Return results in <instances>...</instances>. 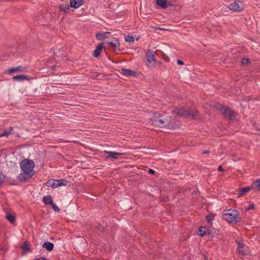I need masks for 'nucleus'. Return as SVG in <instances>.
<instances>
[{
    "mask_svg": "<svg viewBox=\"0 0 260 260\" xmlns=\"http://www.w3.org/2000/svg\"><path fill=\"white\" fill-rule=\"evenodd\" d=\"M148 173L151 175H154L155 173V172L154 170L149 169L148 170Z\"/></svg>",
    "mask_w": 260,
    "mask_h": 260,
    "instance_id": "c03bdc74",
    "label": "nucleus"
},
{
    "mask_svg": "<svg viewBox=\"0 0 260 260\" xmlns=\"http://www.w3.org/2000/svg\"><path fill=\"white\" fill-rule=\"evenodd\" d=\"M215 107L218 111H220L223 115L224 117L225 116V115L227 114L228 111H230L229 107L219 104H216L215 105Z\"/></svg>",
    "mask_w": 260,
    "mask_h": 260,
    "instance_id": "f8f14e48",
    "label": "nucleus"
},
{
    "mask_svg": "<svg viewBox=\"0 0 260 260\" xmlns=\"http://www.w3.org/2000/svg\"><path fill=\"white\" fill-rule=\"evenodd\" d=\"M22 248L25 251H29L30 248L27 243L26 242H25L23 243V245L22 246Z\"/></svg>",
    "mask_w": 260,
    "mask_h": 260,
    "instance_id": "473e14b6",
    "label": "nucleus"
},
{
    "mask_svg": "<svg viewBox=\"0 0 260 260\" xmlns=\"http://www.w3.org/2000/svg\"><path fill=\"white\" fill-rule=\"evenodd\" d=\"M222 217L225 220L231 223H237L241 219L238 211L232 209L224 211L222 213Z\"/></svg>",
    "mask_w": 260,
    "mask_h": 260,
    "instance_id": "7ed1b4c3",
    "label": "nucleus"
},
{
    "mask_svg": "<svg viewBox=\"0 0 260 260\" xmlns=\"http://www.w3.org/2000/svg\"><path fill=\"white\" fill-rule=\"evenodd\" d=\"M163 59L166 61H169L170 59L164 53H163Z\"/></svg>",
    "mask_w": 260,
    "mask_h": 260,
    "instance_id": "a19ab883",
    "label": "nucleus"
},
{
    "mask_svg": "<svg viewBox=\"0 0 260 260\" xmlns=\"http://www.w3.org/2000/svg\"><path fill=\"white\" fill-rule=\"evenodd\" d=\"M13 128L10 126L8 129L4 130L1 134H0V138L13 135Z\"/></svg>",
    "mask_w": 260,
    "mask_h": 260,
    "instance_id": "412c9836",
    "label": "nucleus"
},
{
    "mask_svg": "<svg viewBox=\"0 0 260 260\" xmlns=\"http://www.w3.org/2000/svg\"><path fill=\"white\" fill-rule=\"evenodd\" d=\"M163 59L166 61H169L170 59L164 53H163Z\"/></svg>",
    "mask_w": 260,
    "mask_h": 260,
    "instance_id": "79ce46f5",
    "label": "nucleus"
},
{
    "mask_svg": "<svg viewBox=\"0 0 260 260\" xmlns=\"http://www.w3.org/2000/svg\"><path fill=\"white\" fill-rule=\"evenodd\" d=\"M252 189L254 190L259 191L260 190V178L256 180L251 184Z\"/></svg>",
    "mask_w": 260,
    "mask_h": 260,
    "instance_id": "4be33fe9",
    "label": "nucleus"
},
{
    "mask_svg": "<svg viewBox=\"0 0 260 260\" xmlns=\"http://www.w3.org/2000/svg\"><path fill=\"white\" fill-rule=\"evenodd\" d=\"M237 113L235 111H232L230 108V111H228L227 114L225 115L224 117L228 118L231 120L236 119V116H237Z\"/></svg>",
    "mask_w": 260,
    "mask_h": 260,
    "instance_id": "dca6fc26",
    "label": "nucleus"
},
{
    "mask_svg": "<svg viewBox=\"0 0 260 260\" xmlns=\"http://www.w3.org/2000/svg\"><path fill=\"white\" fill-rule=\"evenodd\" d=\"M42 201L46 205H51L53 203V200H52V197L51 195H48V196H44L43 198Z\"/></svg>",
    "mask_w": 260,
    "mask_h": 260,
    "instance_id": "6ab92c4d",
    "label": "nucleus"
},
{
    "mask_svg": "<svg viewBox=\"0 0 260 260\" xmlns=\"http://www.w3.org/2000/svg\"><path fill=\"white\" fill-rule=\"evenodd\" d=\"M159 199L161 202H166L169 200V198L168 196L161 194L159 197Z\"/></svg>",
    "mask_w": 260,
    "mask_h": 260,
    "instance_id": "2f4dec72",
    "label": "nucleus"
},
{
    "mask_svg": "<svg viewBox=\"0 0 260 260\" xmlns=\"http://www.w3.org/2000/svg\"><path fill=\"white\" fill-rule=\"evenodd\" d=\"M104 34H105V35L106 36L107 34H109L110 33V32H109V31H105V32H103Z\"/></svg>",
    "mask_w": 260,
    "mask_h": 260,
    "instance_id": "09e8293b",
    "label": "nucleus"
},
{
    "mask_svg": "<svg viewBox=\"0 0 260 260\" xmlns=\"http://www.w3.org/2000/svg\"><path fill=\"white\" fill-rule=\"evenodd\" d=\"M106 43L107 44L113 47L114 48V51H116V50L120 51V44L119 40L117 39H116L115 38H113L112 41L107 42Z\"/></svg>",
    "mask_w": 260,
    "mask_h": 260,
    "instance_id": "9d476101",
    "label": "nucleus"
},
{
    "mask_svg": "<svg viewBox=\"0 0 260 260\" xmlns=\"http://www.w3.org/2000/svg\"><path fill=\"white\" fill-rule=\"evenodd\" d=\"M146 57L147 58V61L149 63H150L151 61H153L154 62H156L155 56L152 51L148 50L146 53Z\"/></svg>",
    "mask_w": 260,
    "mask_h": 260,
    "instance_id": "2eb2a0df",
    "label": "nucleus"
},
{
    "mask_svg": "<svg viewBox=\"0 0 260 260\" xmlns=\"http://www.w3.org/2000/svg\"><path fill=\"white\" fill-rule=\"evenodd\" d=\"M58 184L59 185V186H67L69 183H70V182L67 181L65 179H60L58 180Z\"/></svg>",
    "mask_w": 260,
    "mask_h": 260,
    "instance_id": "c85d7f7f",
    "label": "nucleus"
},
{
    "mask_svg": "<svg viewBox=\"0 0 260 260\" xmlns=\"http://www.w3.org/2000/svg\"><path fill=\"white\" fill-rule=\"evenodd\" d=\"M125 40L126 42H128L129 43H132L134 41V38L133 36H130L127 35L125 37Z\"/></svg>",
    "mask_w": 260,
    "mask_h": 260,
    "instance_id": "f704fd0d",
    "label": "nucleus"
},
{
    "mask_svg": "<svg viewBox=\"0 0 260 260\" xmlns=\"http://www.w3.org/2000/svg\"><path fill=\"white\" fill-rule=\"evenodd\" d=\"M103 48V43H99L96 47L95 49L93 51V55L94 57L98 58L100 57L101 52Z\"/></svg>",
    "mask_w": 260,
    "mask_h": 260,
    "instance_id": "ddd939ff",
    "label": "nucleus"
},
{
    "mask_svg": "<svg viewBox=\"0 0 260 260\" xmlns=\"http://www.w3.org/2000/svg\"><path fill=\"white\" fill-rule=\"evenodd\" d=\"M172 113L179 117H184L193 119L198 120L201 118V115L198 110L188 107L175 108L172 110Z\"/></svg>",
    "mask_w": 260,
    "mask_h": 260,
    "instance_id": "f03ea898",
    "label": "nucleus"
},
{
    "mask_svg": "<svg viewBox=\"0 0 260 260\" xmlns=\"http://www.w3.org/2000/svg\"><path fill=\"white\" fill-rule=\"evenodd\" d=\"M84 4V0H70V6L72 8L78 9Z\"/></svg>",
    "mask_w": 260,
    "mask_h": 260,
    "instance_id": "1a4fd4ad",
    "label": "nucleus"
},
{
    "mask_svg": "<svg viewBox=\"0 0 260 260\" xmlns=\"http://www.w3.org/2000/svg\"><path fill=\"white\" fill-rule=\"evenodd\" d=\"M209 152H210V151L208 150H204L203 152V154H207V153H209Z\"/></svg>",
    "mask_w": 260,
    "mask_h": 260,
    "instance_id": "de8ad7c7",
    "label": "nucleus"
},
{
    "mask_svg": "<svg viewBox=\"0 0 260 260\" xmlns=\"http://www.w3.org/2000/svg\"><path fill=\"white\" fill-rule=\"evenodd\" d=\"M27 174L25 173L24 172L22 173H21L19 175L18 178L19 181H20L21 182H24L27 181Z\"/></svg>",
    "mask_w": 260,
    "mask_h": 260,
    "instance_id": "a878e982",
    "label": "nucleus"
},
{
    "mask_svg": "<svg viewBox=\"0 0 260 260\" xmlns=\"http://www.w3.org/2000/svg\"><path fill=\"white\" fill-rule=\"evenodd\" d=\"M208 230V229L204 226H201L198 230L197 234L199 236L202 237L204 236H206V234Z\"/></svg>",
    "mask_w": 260,
    "mask_h": 260,
    "instance_id": "aec40b11",
    "label": "nucleus"
},
{
    "mask_svg": "<svg viewBox=\"0 0 260 260\" xmlns=\"http://www.w3.org/2000/svg\"><path fill=\"white\" fill-rule=\"evenodd\" d=\"M218 171L219 172H224L225 170L222 168V166L220 165L218 168Z\"/></svg>",
    "mask_w": 260,
    "mask_h": 260,
    "instance_id": "49530a36",
    "label": "nucleus"
},
{
    "mask_svg": "<svg viewBox=\"0 0 260 260\" xmlns=\"http://www.w3.org/2000/svg\"><path fill=\"white\" fill-rule=\"evenodd\" d=\"M52 206V208L55 212H59L60 211L59 208L54 203V202L52 203V204L51 205Z\"/></svg>",
    "mask_w": 260,
    "mask_h": 260,
    "instance_id": "c9c22d12",
    "label": "nucleus"
},
{
    "mask_svg": "<svg viewBox=\"0 0 260 260\" xmlns=\"http://www.w3.org/2000/svg\"><path fill=\"white\" fill-rule=\"evenodd\" d=\"M70 6L66 4H62L59 5V11L63 12L65 13H69L70 10Z\"/></svg>",
    "mask_w": 260,
    "mask_h": 260,
    "instance_id": "f3484780",
    "label": "nucleus"
},
{
    "mask_svg": "<svg viewBox=\"0 0 260 260\" xmlns=\"http://www.w3.org/2000/svg\"><path fill=\"white\" fill-rule=\"evenodd\" d=\"M237 249L238 252L242 255H246L248 253L247 247L242 243H238Z\"/></svg>",
    "mask_w": 260,
    "mask_h": 260,
    "instance_id": "6e6552de",
    "label": "nucleus"
},
{
    "mask_svg": "<svg viewBox=\"0 0 260 260\" xmlns=\"http://www.w3.org/2000/svg\"><path fill=\"white\" fill-rule=\"evenodd\" d=\"M62 54H60V49H56L54 50V56L52 58V60L54 59V60L55 62V64H53V66H50V62H51V60L50 59H49V60H48L46 62V66L47 68H50L51 70L53 71L54 68L56 67H58L59 66H57V64H59V58H62Z\"/></svg>",
    "mask_w": 260,
    "mask_h": 260,
    "instance_id": "39448f33",
    "label": "nucleus"
},
{
    "mask_svg": "<svg viewBox=\"0 0 260 260\" xmlns=\"http://www.w3.org/2000/svg\"><path fill=\"white\" fill-rule=\"evenodd\" d=\"M6 219L11 223H13L15 221V217L12 214L9 213L8 212L6 215Z\"/></svg>",
    "mask_w": 260,
    "mask_h": 260,
    "instance_id": "bb28decb",
    "label": "nucleus"
},
{
    "mask_svg": "<svg viewBox=\"0 0 260 260\" xmlns=\"http://www.w3.org/2000/svg\"><path fill=\"white\" fill-rule=\"evenodd\" d=\"M54 181V179H50L46 183V186H47L48 187H52V188H53Z\"/></svg>",
    "mask_w": 260,
    "mask_h": 260,
    "instance_id": "72a5a7b5",
    "label": "nucleus"
},
{
    "mask_svg": "<svg viewBox=\"0 0 260 260\" xmlns=\"http://www.w3.org/2000/svg\"><path fill=\"white\" fill-rule=\"evenodd\" d=\"M252 189L251 186H247L245 187H241L239 188L240 195H244L245 193L249 191Z\"/></svg>",
    "mask_w": 260,
    "mask_h": 260,
    "instance_id": "393cba45",
    "label": "nucleus"
},
{
    "mask_svg": "<svg viewBox=\"0 0 260 260\" xmlns=\"http://www.w3.org/2000/svg\"><path fill=\"white\" fill-rule=\"evenodd\" d=\"M254 207H255L254 204L253 203L251 204L249 206L247 207L246 208V211H249V210H252V209H253L254 208Z\"/></svg>",
    "mask_w": 260,
    "mask_h": 260,
    "instance_id": "58836bf2",
    "label": "nucleus"
},
{
    "mask_svg": "<svg viewBox=\"0 0 260 260\" xmlns=\"http://www.w3.org/2000/svg\"><path fill=\"white\" fill-rule=\"evenodd\" d=\"M96 38L98 40H101L107 38V36L103 32H98L95 35Z\"/></svg>",
    "mask_w": 260,
    "mask_h": 260,
    "instance_id": "cd10ccee",
    "label": "nucleus"
},
{
    "mask_svg": "<svg viewBox=\"0 0 260 260\" xmlns=\"http://www.w3.org/2000/svg\"><path fill=\"white\" fill-rule=\"evenodd\" d=\"M177 63L180 66H183L184 64V62L180 59H177Z\"/></svg>",
    "mask_w": 260,
    "mask_h": 260,
    "instance_id": "a18cd8bd",
    "label": "nucleus"
},
{
    "mask_svg": "<svg viewBox=\"0 0 260 260\" xmlns=\"http://www.w3.org/2000/svg\"><path fill=\"white\" fill-rule=\"evenodd\" d=\"M206 236H207L209 239L211 240L213 238V234L209 230L207 232V233L206 234Z\"/></svg>",
    "mask_w": 260,
    "mask_h": 260,
    "instance_id": "e433bc0d",
    "label": "nucleus"
},
{
    "mask_svg": "<svg viewBox=\"0 0 260 260\" xmlns=\"http://www.w3.org/2000/svg\"><path fill=\"white\" fill-rule=\"evenodd\" d=\"M150 122L154 126L168 129H176L179 125L175 119L158 112L154 113L153 116L150 119Z\"/></svg>",
    "mask_w": 260,
    "mask_h": 260,
    "instance_id": "f257e3e1",
    "label": "nucleus"
},
{
    "mask_svg": "<svg viewBox=\"0 0 260 260\" xmlns=\"http://www.w3.org/2000/svg\"><path fill=\"white\" fill-rule=\"evenodd\" d=\"M121 74L123 75L126 76H132V77H137L138 76V73L133 71L130 69H126L122 68L121 69Z\"/></svg>",
    "mask_w": 260,
    "mask_h": 260,
    "instance_id": "9b49d317",
    "label": "nucleus"
},
{
    "mask_svg": "<svg viewBox=\"0 0 260 260\" xmlns=\"http://www.w3.org/2000/svg\"><path fill=\"white\" fill-rule=\"evenodd\" d=\"M228 8L234 12H241L244 9L243 2L241 0H236L230 4L228 6Z\"/></svg>",
    "mask_w": 260,
    "mask_h": 260,
    "instance_id": "423d86ee",
    "label": "nucleus"
},
{
    "mask_svg": "<svg viewBox=\"0 0 260 260\" xmlns=\"http://www.w3.org/2000/svg\"><path fill=\"white\" fill-rule=\"evenodd\" d=\"M26 68L23 66H19L16 67H12L5 71V73L11 74L13 73H20L25 71Z\"/></svg>",
    "mask_w": 260,
    "mask_h": 260,
    "instance_id": "0eeeda50",
    "label": "nucleus"
},
{
    "mask_svg": "<svg viewBox=\"0 0 260 260\" xmlns=\"http://www.w3.org/2000/svg\"><path fill=\"white\" fill-rule=\"evenodd\" d=\"M248 62H249V59L248 58H243L241 59V63L243 65L247 64L248 63Z\"/></svg>",
    "mask_w": 260,
    "mask_h": 260,
    "instance_id": "4c0bfd02",
    "label": "nucleus"
},
{
    "mask_svg": "<svg viewBox=\"0 0 260 260\" xmlns=\"http://www.w3.org/2000/svg\"><path fill=\"white\" fill-rule=\"evenodd\" d=\"M58 180L54 179V185H53V188H56L57 187H59V185L58 184Z\"/></svg>",
    "mask_w": 260,
    "mask_h": 260,
    "instance_id": "ea45409f",
    "label": "nucleus"
},
{
    "mask_svg": "<svg viewBox=\"0 0 260 260\" xmlns=\"http://www.w3.org/2000/svg\"><path fill=\"white\" fill-rule=\"evenodd\" d=\"M20 167L22 170L26 174L29 178L32 177L34 175L32 172L35 167V163L32 160L24 159L20 163Z\"/></svg>",
    "mask_w": 260,
    "mask_h": 260,
    "instance_id": "20e7f679",
    "label": "nucleus"
},
{
    "mask_svg": "<svg viewBox=\"0 0 260 260\" xmlns=\"http://www.w3.org/2000/svg\"><path fill=\"white\" fill-rule=\"evenodd\" d=\"M43 247L49 251H51L53 250L54 244L50 242H45L43 244Z\"/></svg>",
    "mask_w": 260,
    "mask_h": 260,
    "instance_id": "5701e85b",
    "label": "nucleus"
},
{
    "mask_svg": "<svg viewBox=\"0 0 260 260\" xmlns=\"http://www.w3.org/2000/svg\"><path fill=\"white\" fill-rule=\"evenodd\" d=\"M12 79L14 81H23L24 80L29 81L30 78L27 75L21 74L12 77Z\"/></svg>",
    "mask_w": 260,
    "mask_h": 260,
    "instance_id": "4468645a",
    "label": "nucleus"
},
{
    "mask_svg": "<svg viewBox=\"0 0 260 260\" xmlns=\"http://www.w3.org/2000/svg\"><path fill=\"white\" fill-rule=\"evenodd\" d=\"M34 260H50L49 259H48L44 257H40L39 258H36Z\"/></svg>",
    "mask_w": 260,
    "mask_h": 260,
    "instance_id": "37998d69",
    "label": "nucleus"
},
{
    "mask_svg": "<svg viewBox=\"0 0 260 260\" xmlns=\"http://www.w3.org/2000/svg\"><path fill=\"white\" fill-rule=\"evenodd\" d=\"M215 215L213 214H210L207 216L206 219L208 223H210L214 218Z\"/></svg>",
    "mask_w": 260,
    "mask_h": 260,
    "instance_id": "7c9ffc66",
    "label": "nucleus"
},
{
    "mask_svg": "<svg viewBox=\"0 0 260 260\" xmlns=\"http://www.w3.org/2000/svg\"><path fill=\"white\" fill-rule=\"evenodd\" d=\"M106 153L108 155V156H107V158H112L114 159H117L119 155L123 154L122 153H118L113 151H106Z\"/></svg>",
    "mask_w": 260,
    "mask_h": 260,
    "instance_id": "a211bd4d",
    "label": "nucleus"
},
{
    "mask_svg": "<svg viewBox=\"0 0 260 260\" xmlns=\"http://www.w3.org/2000/svg\"><path fill=\"white\" fill-rule=\"evenodd\" d=\"M156 3L162 8H167L168 7L167 0H156Z\"/></svg>",
    "mask_w": 260,
    "mask_h": 260,
    "instance_id": "b1692460",
    "label": "nucleus"
},
{
    "mask_svg": "<svg viewBox=\"0 0 260 260\" xmlns=\"http://www.w3.org/2000/svg\"><path fill=\"white\" fill-rule=\"evenodd\" d=\"M96 227L98 230L100 231L101 233H104L106 232V226L103 225L102 224L98 223Z\"/></svg>",
    "mask_w": 260,
    "mask_h": 260,
    "instance_id": "c756f323",
    "label": "nucleus"
}]
</instances>
